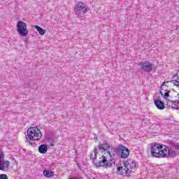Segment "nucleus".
Wrapping results in <instances>:
<instances>
[{
  "label": "nucleus",
  "mask_w": 179,
  "mask_h": 179,
  "mask_svg": "<svg viewBox=\"0 0 179 179\" xmlns=\"http://www.w3.org/2000/svg\"><path fill=\"white\" fill-rule=\"evenodd\" d=\"M27 136L31 141H40L43 138V134L38 128L30 127L27 130Z\"/></svg>",
  "instance_id": "7ed1b4c3"
},
{
  "label": "nucleus",
  "mask_w": 179,
  "mask_h": 179,
  "mask_svg": "<svg viewBox=\"0 0 179 179\" xmlns=\"http://www.w3.org/2000/svg\"><path fill=\"white\" fill-rule=\"evenodd\" d=\"M117 174L127 177V176H129V170H127V166L123 164L122 166L117 167Z\"/></svg>",
  "instance_id": "1a4fd4ad"
},
{
  "label": "nucleus",
  "mask_w": 179,
  "mask_h": 179,
  "mask_svg": "<svg viewBox=\"0 0 179 179\" xmlns=\"http://www.w3.org/2000/svg\"><path fill=\"white\" fill-rule=\"evenodd\" d=\"M87 10H89V7H87V4L78 1L75 6L74 12L77 16H80L82 17L85 13H87Z\"/></svg>",
  "instance_id": "20e7f679"
},
{
  "label": "nucleus",
  "mask_w": 179,
  "mask_h": 179,
  "mask_svg": "<svg viewBox=\"0 0 179 179\" xmlns=\"http://www.w3.org/2000/svg\"><path fill=\"white\" fill-rule=\"evenodd\" d=\"M151 155L154 157H176L179 153V144L176 143L169 148L160 144H151Z\"/></svg>",
  "instance_id": "f03ea898"
},
{
  "label": "nucleus",
  "mask_w": 179,
  "mask_h": 179,
  "mask_svg": "<svg viewBox=\"0 0 179 179\" xmlns=\"http://www.w3.org/2000/svg\"><path fill=\"white\" fill-rule=\"evenodd\" d=\"M47 150H48V147L45 144H42L38 146V152L42 155H45L47 153Z\"/></svg>",
  "instance_id": "9b49d317"
},
{
  "label": "nucleus",
  "mask_w": 179,
  "mask_h": 179,
  "mask_svg": "<svg viewBox=\"0 0 179 179\" xmlns=\"http://www.w3.org/2000/svg\"><path fill=\"white\" fill-rule=\"evenodd\" d=\"M173 83L174 86H177V87H179V78H177L176 80H171L170 81L166 82V83Z\"/></svg>",
  "instance_id": "dca6fc26"
},
{
  "label": "nucleus",
  "mask_w": 179,
  "mask_h": 179,
  "mask_svg": "<svg viewBox=\"0 0 179 179\" xmlns=\"http://www.w3.org/2000/svg\"><path fill=\"white\" fill-rule=\"evenodd\" d=\"M110 148V144L107 142H103L99 145L98 149L101 150V153H103L99 159H96L97 155H99L96 147L94 150V153L90 154V157L91 160H93V163H94L96 167H104V166L108 167V166H111V163H113V155L111 154Z\"/></svg>",
  "instance_id": "f257e3e1"
},
{
  "label": "nucleus",
  "mask_w": 179,
  "mask_h": 179,
  "mask_svg": "<svg viewBox=\"0 0 179 179\" xmlns=\"http://www.w3.org/2000/svg\"><path fill=\"white\" fill-rule=\"evenodd\" d=\"M17 31L20 36L22 37H26L29 34V30H27V25L23 21H18L17 24Z\"/></svg>",
  "instance_id": "39448f33"
},
{
  "label": "nucleus",
  "mask_w": 179,
  "mask_h": 179,
  "mask_svg": "<svg viewBox=\"0 0 179 179\" xmlns=\"http://www.w3.org/2000/svg\"><path fill=\"white\" fill-rule=\"evenodd\" d=\"M179 78V77H178Z\"/></svg>",
  "instance_id": "5701e85b"
},
{
  "label": "nucleus",
  "mask_w": 179,
  "mask_h": 179,
  "mask_svg": "<svg viewBox=\"0 0 179 179\" xmlns=\"http://www.w3.org/2000/svg\"><path fill=\"white\" fill-rule=\"evenodd\" d=\"M160 93L162 96L164 95V99H167V98L170 96V91L169 90H162Z\"/></svg>",
  "instance_id": "4468645a"
},
{
  "label": "nucleus",
  "mask_w": 179,
  "mask_h": 179,
  "mask_svg": "<svg viewBox=\"0 0 179 179\" xmlns=\"http://www.w3.org/2000/svg\"><path fill=\"white\" fill-rule=\"evenodd\" d=\"M0 179H8V176L6 174H0Z\"/></svg>",
  "instance_id": "a211bd4d"
},
{
  "label": "nucleus",
  "mask_w": 179,
  "mask_h": 179,
  "mask_svg": "<svg viewBox=\"0 0 179 179\" xmlns=\"http://www.w3.org/2000/svg\"><path fill=\"white\" fill-rule=\"evenodd\" d=\"M43 176H45V177H46V178H50L52 177V176H54V173L49 170H45L43 171Z\"/></svg>",
  "instance_id": "ddd939ff"
},
{
  "label": "nucleus",
  "mask_w": 179,
  "mask_h": 179,
  "mask_svg": "<svg viewBox=\"0 0 179 179\" xmlns=\"http://www.w3.org/2000/svg\"><path fill=\"white\" fill-rule=\"evenodd\" d=\"M124 164L126 166L127 170H129V174H131V173L134 171V169L129 164V162H124Z\"/></svg>",
  "instance_id": "2eb2a0df"
},
{
  "label": "nucleus",
  "mask_w": 179,
  "mask_h": 179,
  "mask_svg": "<svg viewBox=\"0 0 179 179\" xmlns=\"http://www.w3.org/2000/svg\"><path fill=\"white\" fill-rule=\"evenodd\" d=\"M3 153H0V170L1 171H8L9 170L10 163L8 161H2Z\"/></svg>",
  "instance_id": "6e6552de"
},
{
  "label": "nucleus",
  "mask_w": 179,
  "mask_h": 179,
  "mask_svg": "<svg viewBox=\"0 0 179 179\" xmlns=\"http://www.w3.org/2000/svg\"><path fill=\"white\" fill-rule=\"evenodd\" d=\"M29 143H30L31 145H34V143H35V142L29 141Z\"/></svg>",
  "instance_id": "aec40b11"
},
{
  "label": "nucleus",
  "mask_w": 179,
  "mask_h": 179,
  "mask_svg": "<svg viewBox=\"0 0 179 179\" xmlns=\"http://www.w3.org/2000/svg\"><path fill=\"white\" fill-rule=\"evenodd\" d=\"M174 103H179V94L175 96Z\"/></svg>",
  "instance_id": "6ab92c4d"
},
{
  "label": "nucleus",
  "mask_w": 179,
  "mask_h": 179,
  "mask_svg": "<svg viewBox=\"0 0 179 179\" xmlns=\"http://www.w3.org/2000/svg\"><path fill=\"white\" fill-rule=\"evenodd\" d=\"M117 154L119 157L127 159L129 156V150L127 147L120 145L117 148Z\"/></svg>",
  "instance_id": "423d86ee"
},
{
  "label": "nucleus",
  "mask_w": 179,
  "mask_h": 179,
  "mask_svg": "<svg viewBox=\"0 0 179 179\" xmlns=\"http://www.w3.org/2000/svg\"><path fill=\"white\" fill-rule=\"evenodd\" d=\"M34 29L37 30L41 36L45 34V30L38 25L34 26Z\"/></svg>",
  "instance_id": "f8f14e48"
},
{
  "label": "nucleus",
  "mask_w": 179,
  "mask_h": 179,
  "mask_svg": "<svg viewBox=\"0 0 179 179\" xmlns=\"http://www.w3.org/2000/svg\"><path fill=\"white\" fill-rule=\"evenodd\" d=\"M139 66H141L143 72H146L149 73L153 71V64H152L149 61L145 62L138 63Z\"/></svg>",
  "instance_id": "0eeeda50"
},
{
  "label": "nucleus",
  "mask_w": 179,
  "mask_h": 179,
  "mask_svg": "<svg viewBox=\"0 0 179 179\" xmlns=\"http://www.w3.org/2000/svg\"><path fill=\"white\" fill-rule=\"evenodd\" d=\"M165 85H166V83L164 82V83H162V86H165Z\"/></svg>",
  "instance_id": "412c9836"
},
{
  "label": "nucleus",
  "mask_w": 179,
  "mask_h": 179,
  "mask_svg": "<svg viewBox=\"0 0 179 179\" xmlns=\"http://www.w3.org/2000/svg\"><path fill=\"white\" fill-rule=\"evenodd\" d=\"M129 164H130V166L131 167V169H133V171L136 169V163H135L134 162H131L129 163Z\"/></svg>",
  "instance_id": "f3484780"
},
{
  "label": "nucleus",
  "mask_w": 179,
  "mask_h": 179,
  "mask_svg": "<svg viewBox=\"0 0 179 179\" xmlns=\"http://www.w3.org/2000/svg\"><path fill=\"white\" fill-rule=\"evenodd\" d=\"M155 105L158 110H164V103L159 99L155 100Z\"/></svg>",
  "instance_id": "9d476101"
},
{
  "label": "nucleus",
  "mask_w": 179,
  "mask_h": 179,
  "mask_svg": "<svg viewBox=\"0 0 179 179\" xmlns=\"http://www.w3.org/2000/svg\"><path fill=\"white\" fill-rule=\"evenodd\" d=\"M174 78H176V76H173V79H174Z\"/></svg>",
  "instance_id": "4be33fe9"
}]
</instances>
